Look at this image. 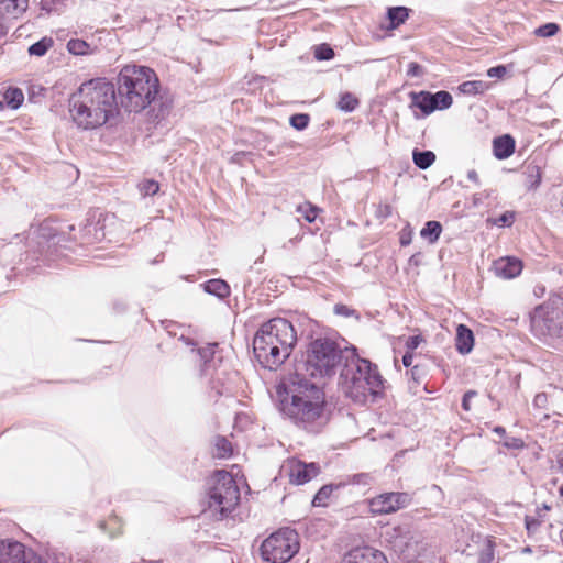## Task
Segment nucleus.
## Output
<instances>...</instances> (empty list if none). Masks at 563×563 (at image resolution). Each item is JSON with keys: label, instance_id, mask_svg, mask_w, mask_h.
<instances>
[{"label": "nucleus", "instance_id": "obj_1", "mask_svg": "<svg viewBox=\"0 0 563 563\" xmlns=\"http://www.w3.org/2000/svg\"><path fill=\"white\" fill-rule=\"evenodd\" d=\"M296 343L297 332L292 323L284 318H273L256 331L253 351L263 367L276 369L290 356Z\"/></svg>", "mask_w": 563, "mask_h": 563}, {"label": "nucleus", "instance_id": "obj_2", "mask_svg": "<svg viewBox=\"0 0 563 563\" xmlns=\"http://www.w3.org/2000/svg\"><path fill=\"white\" fill-rule=\"evenodd\" d=\"M324 407L323 389L302 375H294L282 401L283 412L296 424L307 427L322 417Z\"/></svg>", "mask_w": 563, "mask_h": 563}, {"label": "nucleus", "instance_id": "obj_3", "mask_svg": "<svg viewBox=\"0 0 563 563\" xmlns=\"http://www.w3.org/2000/svg\"><path fill=\"white\" fill-rule=\"evenodd\" d=\"M120 106H151L159 95V80L155 71L141 65H125L118 78Z\"/></svg>", "mask_w": 563, "mask_h": 563}, {"label": "nucleus", "instance_id": "obj_4", "mask_svg": "<svg viewBox=\"0 0 563 563\" xmlns=\"http://www.w3.org/2000/svg\"><path fill=\"white\" fill-rule=\"evenodd\" d=\"M342 388L353 401L365 404L369 398L380 396L384 379L377 365L365 358H357L343 374Z\"/></svg>", "mask_w": 563, "mask_h": 563}, {"label": "nucleus", "instance_id": "obj_5", "mask_svg": "<svg viewBox=\"0 0 563 563\" xmlns=\"http://www.w3.org/2000/svg\"><path fill=\"white\" fill-rule=\"evenodd\" d=\"M341 360L342 354L336 342L319 338L309 344L306 360L295 375H302L305 378L308 376L311 378L330 377L335 374Z\"/></svg>", "mask_w": 563, "mask_h": 563}, {"label": "nucleus", "instance_id": "obj_6", "mask_svg": "<svg viewBox=\"0 0 563 563\" xmlns=\"http://www.w3.org/2000/svg\"><path fill=\"white\" fill-rule=\"evenodd\" d=\"M207 484L208 506L211 510L227 515L235 509L240 501V489L230 472L214 471Z\"/></svg>", "mask_w": 563, "mask_h": 563}, {"label": "nucleus", "instance_id": "obj_7", "mask_svg": "<svg viewBox=\"0 0 563 563\" xmlns=\"http://www.w3.org/2000/svg\"><path fill=\"white\" fill-rule=\"evenodd\" d=\"M298 533L290 528H282L269 534L261 544V556L269 563H286L299 551Z\"/></svg>", "mask_w": 563, "mask_h": 563}, {"label": "nucleus", "instance_id": "obj_8", "mask_svg": "<svg viewBox=\"0 0 563 563\" xmlns=\"http://www.w3.org/2000/svg\"><path fill=\"white\" fill-rule=\"evenodd\" d=\"M70 106H120L118 88L104 78H95L80 85L70 96Z\"/></svg>", "mask_w": 563, "mask_h": 563}, {"label": "nucleus", "instance_id": "obj_9", "mask_svg": "<svg viewBox=\"0 0 563 563\" xmlns=\"http://www.w3.org/2000/svg\"><path fill=\"white\" fill-rule=\"evenodd\" d=\"M532 329L541 335L563 336V298L552 297L534 309Z\"/></svg>", "mask_w": 563, "mask_h": 563}, {"label": "nucleus", "instance_id": "obj_10", "mask_svg": "<svg viewBox=\"0 0 563 563\" xmlns=\"http://www.w3.org/2000/svg\"><path fill=\"white\" fill-rule=\"evenodd\" d=\"M411 497L405 492L383 493L368 499L369 512L373 516L389 515L407 507Z\"/></svg>", "mask_w": 563, "mask_h": 563}, {"label": "nucleus", "instance_id": "obj_11", "mask_svg": "<svg viewBox=\"0 0 563 563\" xmlns=\"http://www.w3.org/2000/svg\"><path fill=\"white\" fill-rule=\"evenodd\" d=\"M74 122L82 129H96L108 120L106 108H70Z\"/></svg>", "mask_w": 563, "mask_h": 563}, {"label": "nucleus", "instance_id": "obj_12", "mask_svg": "<svg viewBox=\"0 0 563 563\" xmlns=\"http://www.w3.org/2000/svg\"><path fill=\"white\" fill-rule=\"evenodd\" d=\"M284 468L289 477V482L295 485H301L311 481L320 472L318 464L305 463L297 459L288 460Z\"/></svg>", "mask_w": 563, "mask_h": 563}, {"label": "nucleus", "instance_id": "obj_13", "mask_svg": "<svg viewBox=\"0 0 563 563\" xmlns=\"http://www.w3.org/2000/svg\"><path fill=\"white\" fill-rule=\"evenodd\" d=\"M340 563H389L385 553L373 547H355L347 551Z\"/></svg>", "mask_w": 563, "mask_h": 563}, {"label": "nucleus", "instance_id": "obj_14", "mask_svg": "<svg viewBox=\"0 0 563 563\" xmlns=\"http://www.w3.org/2000/svg\"><path fill=\"white\" fill-rule=\"evenodd\" d=\"M25 545L19 541H0V563H24L27 559Z\"/></svg>", "mask_w": 563, "mask_h": 563}, {"label": "nucleus", "instance_id": "obj_15", "mask_svg": "<svg viewBox=\"0 0 563 563\" xmlns=\"http://www.w3.org/2000/svg\"><path fill=\"white\" fill-rule=\"evenodd\" d=\"M411 102L409 106H451L452 96L448 91L431 93L428 91L410 92Z\"/></svg>", "mask_w": 563, "mask_h": 563}, {"label": "nucleus", "instance_id": "obj_16", "mask_svg": "<svg viewBox=\"0 0 563 563\" xmlns=\"http://www.w3.org/2000/svg\"><path fill=\"white\" fill-rule=\"evenodd\" d=\"M522 268V262L514 256L500 257L496 260L493 265L495 275L504 279H511L519 276Z\"/></svg>", "mask_w": 563, "mask_h": 563}, {"label": "nucleus", "instance_id": "obj_17", "mask_svg": "<svg viewBox=\"0 0 563 563\" xmlns=\"http://www.w3.org/2000/svg\"><path fill=\"white\" fill-rule=\"evenodd\" d=\"M515 139L509 134H504L493 141V152L495 157L498 159H506L510 157L515 152Z\"/></svg>", "mask_w": 563, "mask_h": 563}, {"label": "nucleus", "instance_id": "obj_18", "mask_svg": "<svg viewBox=\"0 0 563 563\" xmlns=\"http://www.w3.org/2000/svg\"><path fill=\"white\" fill-rule=\"evenodd\" d=\"M474 346L473 331L465 324H459L455 335V347L461 354H468Z\"/></svg>", "mask_w": 563, "mask_h": 563}, {"label": "nucleus", "instance_id": "obj_19", "mask_svg": "<svg viewBox=\"0 0 563 563\" xmlns=\"http://www.w3.org/2000/svg\"><path fill=\"white\" fill-rule=\"evenodd\" d=\"M233 453L232 443L224 437L218 435L213 442V457L228 459Z\"/></svg>", "mask_w": 563, "mask_h": 563}, {"label": "nucleus", "instance_id": "obj_20", "mask_svg": "<svg viewBox=\"0 0 563 563\" xmlns=\"http://www.w3.org/2000/svg\"><path fill=\"white\" fill-rule=\"evenodd\" d=\"M27 0H0V11L18 18L26 10Z\"/></svg>", "mask_w": 563, "mask_h": 563}, {"label": "nucleus", "instance_id": "obj_21", "mask_svg": "<svg viewBox=\"0 0 563 563\" xmlns=\"http://www.w3.org/2000/svg\"><path fill=\"white\" fill-rule=\"evenodd\" d=\"M442 233V225L439 221H428L424 227L420 231V235L422 239L429 241V243L433 244L438 241Z\"/></svg>", "mask_w": 563, "mask_h": 563}, {"label": "nucleus", "instance_id": "obj_22", "mask_svg": "<svg viewBox=\"0 0 563 563\" xmlns=\"http://www.w3.org/2000/svg\"><path fill=\"white\" fill-rule=\"evenodd\" d=\"M408 556L421 558L424 555H434L432 548L424 541H410L406 544Z\"/></svg>", "mask_w": 563, "mask_h": 563}, {"label": "nucleus", "instance_id": "obj_23", "mask_svg": "<svg viewBox=\"0 0 563 563\" xmlns=\"http://www.w3.org/2000/svg\"><path fill=\"white\" fill-rule=\"evenodd\" d=\"M526 175V186L529 189H536L541 184L542 173L539 166L537 165H528L525 170Z\"/></svg>", "mask_w": 563, "mask_h": 563}, {"label": "nucleus", "instance_id": "obj_24", "mask_svg": "<svg viewBox=\"0 0 563 563\" xmlns=\"http://www.w3.org/2000/svg\"><path fill=\"white\" fill-rule=\"evenodd\" d=\"M205 289L207 292L224 298L230 292L229 285L221 279H211L206 283Z\"/></svg>", "mask_w": 563, "mask_h": 563}, {"label": "nucleus", "instance_id": "obj_25", "mask_svg": "<svg viewBox=\"0 0 563 563\" xmlns=\"http://www.w3.org/2000/svg\"><path fill=\"white\" fill-rule=\"evenodd\" d=\"M333 485H324L322 486L318 493L314 495L312 505L314 507H328L334 490Z\"/></svg>", "mask_w": 563, "mask_h": 563}, {"label": "nucleus", "instance_id": "obj_26", "mask_svg": "<svg viewBox=\"0 0 563 563\" xmlns=\"http://www.w3.org/2000/svg\"><path fill=\"white\" fill-rule=\"evenodd\" d=\"M488 88L487 82L482 80L465 81L457 87L460 93L476 95L482 93Z\"/></svg>", "mask_w": 563, "mask_h": 563}, {"label": "nucleus", "instance_id": "obj_27", "mask_svg": "<svg viewBox=\"0 0 563 563\" xmlns=\"http://www.w3.org/2000/svg\"><path fill=\"white\" fill-rule=\"evenodd\" d=\"M408 18V9L405 7H395L388 9V19L390 22V27L396 29L400 24H402Z\"/></svg>", "mask_w": 563, "mask_h": 563}, {"label": "nucleus", "instance_id": "obj_28", "mask_svg": "<svg viewBox=\"0 0 563 563\" xmlns=\"http://www.w3.org/2000/svg\"><path fill=\"white\" fill-rule=\"evenodd\" d=\"M3 99L7 102V106H22L24 101V93L22 89L16 87H8L2 92Z\"/></svg>", "mask_w": 563, "mask_h": 563}, {"label": "nucleus", "instance_id": "obj_29", "mask_svg": "<svg viewBox=\"0 0 563 563\" xmlns=\"http://www.w3.org/2000/svg\"><path fill=\"white\" fill-rule=\"evenodd\" d=\"M320 211L321 209L312 205L310 201H305L297 207V212L309 223L317 219Z\"/></svg>", "mask_w": 563, "mask_h": 563}, {"label": "nucleus", "instance_id": "obj_30", "mask_svg": "<svg viewBox=\"0 0 563 563\" xmlns=\"http://www.w3.org/2000/svg\"><path fill=\"white\" fill-rule=\"evenodd\" d=\"M67 49L73 55H87L92 53L90 44L79 38L70 40L67 43Z\"/></svg>", "mask_w": 563, "mask_h": 563}, {"label": "nucleus", "instance_id": "obj_31", "mask_svg": "<svg viewBox=\"0 0 563 563\" xmlns=\"http://www.w3.org/2000/svg\"><path fill=\"white\" fill-rule=\"evenodd\" d=\"M54 41L51 37H43L38 42L29 47L30 55L44 56L46 52L53 46Z\"/></svg>", "mask_w": 563, "mask_h": 563}, {"label": "nucleus", "instance_id": "obj_32", "mask_svg": "<svg viewBox=\"0 0 563 563\" xmlns=\"http://www.w3.org/2000/svg\"><path fill=\"white\" fill-rule=\"evenodd\" d=\"M434 161H435V155L433 152H430V151L413 152V162L421 169H426V168L430 167Z\"/></svg>", "mask_w": 563, "mask_h": 563}, {"label": "nucleus", "instance_id": "obj_33", "mask_svg": "<svg viewBox=\"0 0 563 563\" xmlns=\"http://www.w3.org/2000/svg\"><path fill=\"white\" fill-rule=\"evenodd\" d=\"M46 89L36 84H32L27 87V97L31 103H42L45 98Z\"/></svg>", "mask_w": 563, "mask_h": 563}, {"label": "nucleus", "instance_id": "obj_34", "mask_svg": "<svg viewBox=\"0 0 563 563\" xmlns=\"http://www.w3.org/2000/svg\"><path fill=\"white\" fill-rule=\"evenodd\" d=\"M140 190L144 196H154L159 190V184L154 179H145L140 184Z\"/></svg>", "mask_w": 563, "mask_h": 563}, {"label": "nucleus", "instance_id": "obj_35", "mask_svg": "<svg viewBox=\"0 0 563 563\" xmlns=\"http://www.w3.org/2000/svg\"><path fill=\"white\" fill-rule=\"evenodd\" d=\"M560 27L555 23H547L541 26H539L534 34L541 37H550L554 36L559 32Z\"/></svg>", "mask_w": 563, "mask_h": 563}, {"label": "nucleus", "instance_id": "obj_36", "mask_svg": "<svg viewBox=\"0 0 563 563\" xmlns=\"http://www.w3.org/2000/svg\"><path fill=\"white\" fill-rule=\"evenodd\" d=\"M290 124L296 130H303L308 126L310 117L306 113H297L290 117Z\"/></svg>", "mask_w": 563, "mask_h": 563}, {"label": "nucleus", "instance_id": "obj_37", "mask_svg": "<svg viewBox=\"0 0 563 563\" xmlns=\"http://www.w3.org/2000/svg\"><path fill=\"white\" fill-rule=\"evenodd\" d=\"M333 56L334 52L329 45L322 44L316 47L314 57L318 60H329L333 58Z\"/></svg>", "mask_w": 563, "mask_h": 563}, {"label": "nucleus", "instance_id": "obj_38", "mask_svg": "<svg viewBox=\"0 0 563 563\" xmlns=\"http://www.w3.org/2000/svg\"><path fill=\"white\" fill-rule=\"evenodd\" d=\"M516 218V213L514 211H506L498 218H496L493 222L497 227H509L514 223Z\"/></svg>", "mask_w": 563, "mask_h": 563}, {"label": "nucleus", "instance_id": "obj_39", "mask_svg": "<svg viewBox=\"0 0 563 563\" xmlns=\"http://www.w3.org/2000/svg\"><path fill=\"white\" fill-rule=\"evenodd\" d=\"M217 347H218V344H216V343L208 344L207 346H205L198 351L201 358L205 361V363H208L210 360H212Z\"/></svg>", "mask_w": 563, "mask_h": 563}, {"label": "nucleus", "instance_id": "obj_40", "mask_svg": "<svg viewBox=\"0 0 563 563\" xmlns=\"http://www.w3.org/2000/svg\"><path fill=\"white\" fill-rule=\"evenodd\" d=\"M424 341L422 335H413L408 338L406 341L407 352L413 353V351Z\"/></svg>", "mask_w": 563, "mask_h": 563}, {"label": "nucleus", "instance_id": "obj_41", "mask_svg": "<svg viewBox=\"0 0 563 563\" xmlns=\"http://www.w3.org/2000/svg\"><path fill=\"white\" fill-rule=\"evenodd\" d=\"M508 69L504 65L492 67L487 70V76L490 78H503L507 74Z\"/></svg>", "mask_w": 563, "mask_h": 563}, {"label": "nucleus", "instance_id": "obj_42", "mask_svg": "<svg viewBox=\"0 0 563 563\" xmlns=\"http://www.w3.org/2000/svg\"><path fill=\"white\" fill-rule=\"evenodd\" d=\"M358 103V100L352 95V93H344L342 95L340 101L338 102V106H356Z\"/></svg>", "mask_w": 563, "mask_h": 563}, {"label": "nucleus", "instance_id": "obj_43", "mask_svg": "<svg viewBox=\"0 0 563 563\" xmlns=\"http://www.w3.org/2000/svg\"><path fill=\"white\" fill-rule=\"evenodd\" d=\"M476 396H477V393L475 390H468L464 394L463 399H462V408L465 411H470L472 409L471 399H473Z\"/></svg>", "mask_w": 563, "mask_h": 563}, {"label": "nucleus", "instance_id": "obj_44", "mask_svg": "<svg viewBox=\"0 0 563 563\" xmlns=\"http://www.w3.org/2000/svg\"><path fill=\"white\" fill-rule=\"evenodd\" d=\"M423 74L422 67L415 62L408 65L407 75L410 77H420Z\"/></svg>", "mask_w": 563, "mask_h": 563}, {"label": "nucleus", "instance_id": "obj_45", "mask_svg": "<svg viewBox=\"0 0 563 563\" xmlns=\"http://www.w3.org/2000/svg\"><path fill=\"white\" fill-rule=\"evenodd\" d=\"M334 312L339 316H342V317H351L354 314V310L351 309L350 307L345 306V305H335L334 306Z\"/></svg>", "mask_w": 563, "mask_h": 563}, {"label": "nucleus", "instance_id": "obj_46", "mask_svg": "<svg viewBox=\"0 0 563 563\" xmlns=\"http://www.w3.org/2000/svg\"><path fill=\"white\" fill-rule=\"evenodd\" d=\"M548 405V396L544 393L537 394L533 399V406L538 408H545Z\"/></svg>", "mask_w": 563, "mask_h": 563}, {"label": "nucleus", "instance_id": "obj_47", "mask_svg": "<svg viewBox=\"0 0 563 563\" xmlns=\"http://www.w3.org/2000/svg\"><path fill=\"white\" fill-rule=\"evenodd\" d=\"M410 374H411V377L416 380V382H420L421 377L424 375V371L422 367H420L419 365H415L412 366V368L410 369Z\"/></svg>", "mask_w": 563, "mask_h": 563}, {"label": "nucleus", "instance_id": "obj_48", "mask_svg": "<svg viewBox=\"0 0 563 563\" xmlns=\"http://www.w3.org/2000/svg\"><path fill=\"white\" fill-rule=\"evenodd\" d=\"M412 360H413V353L411 352H406L405 355L402 356V364L405 367H410L412 365Z\"/></svg>", "mask_w": 563, "mask_h": 563}, {"label": "nucleus", "instance_id": "obj_49", "mask_svg": "<svg viewBox=\"0 0 563 563\" xmlns=\"http://www.w3.org/2000/svg\"><path fill=\"white\" fill-rule=\"evenodd\" d=\"M24 563H46L42 558L37 556L34 553H29L27 559L24 561Z\"/></svg>", "mask_w": 563, "mask_h": 563}, {"label": "nucleus", "instance_id": "obj_50", "mask_svg": "<svg viewBox=\"0 0 563 563\" xmlns=\"http://www.w3.org/2000/svg\"><path fill=\"white\" fill-rule=\"evenodd\" d=\"M420 109L422 110L423 115H429L430 113H432L438 108H420Z\"/></svg>", "mask_w": 563, "mask_h": 563}, {"label": "nucleus", "instance_id": "obj_51", "mask_svg": "<svg viewBox=\"0 0 563 563\" xmlns=\"http://www.w3.org/2000/svg\"><path fill=\"white\" fill-rule=\"evenodd\" d=\"M558 463H559V467L561 468V471H563V451L559 455Z\"/></svg>", "mask_w": 563, "mask_h": 563}, {"label": "nucleus", "instance_id": "obj_52", "mask_svg": "<svg viewBox=\"0 0 563 563\" xmlns=\"http://www.w3.org/2000/svg\"><path fill=\"white\" fill-rule=\"evenodd\" d=\"M494 431H495L496 433H498V434H504V433H505V429H504L503 427H496V428L494 429Z\"/></svg>", "mask_w": 563, "mask_h": 563}, {"label": "nucleus", "instance_id": "obj_53", "mask_svg": "<svg viewBox=\"0 0 563 563\" xmlns=\"http://www.w3.org/2000/svg\"><path fill=\"white\" fill-rule=\"evenodd\" d=\"M409 242H410V240H407V238H401L400 239V244L401 245H407V244H409Z\"/></svg>", "mask_w": 563, "mask_h": 563}, {"label": "nucleus", "instance_id": "obj_54", "mask_svg": "<svg viewBox=\"0 0 563 563\" xmlns=\"http://www.w3.org/2000/svg\"><path fill=\"white\" fill-rule=\"evenodd\" d=\"M109 522L120 523V520L118 519V517H113L109 519Z\"/></svg>", "mask_w": 563, "mask_h": 563}, {"label": "nucleus", "instance_id": "obj_55", "mask_svg": "<svg viewBox=\"0 0 563 563\" xmlns=\"http://www.w3.org/2000/svg\"><path fill=\"white\" fill-rule=\"evenodd\" d=\"M559 495L563 498V485L559 488Z\"/></svg>", "mask_w": 563, "mask_h": 563}, {"label": "nucleus", "instance_id": "obj_56", "mask_svg": "<svg viewBox=\"0 0 563 563\" xmlns=\"http://www.w3.org/2000/svg\"><path fill=\"white\" fill-rule=\"evenodd\" d=\"M522 445H523V443H522V441H520V440H519V443H518V444H515V446H516V448H520V446H522Z\"/></svg>", "mask_w": 563, "mask_h": 563}, {"label": "nucleus", "instance_id": "obj_57", "mask_svg": "<svg viewBox=\"0 0 563 563\" xmlns=\"http://www.w3.org/2000/svg\"><path fill=\"white\" fill-rule=\"evenodd\" d=\"M343 109H344V110H346V111H351V110H353L354 108L349 107V108H343Z\"/></svg>", "mask_w": 563, "mask_h": 563}, {"label": "nucleus", "instance_id": "obj_58", "mask_svg": "<svg viewBox=\"0 0 563 563\" xmlns=\"http://www.w3.org/2000/svg\"><path fill=\"white\" fill-rule=\"evenodd\" d=\"M470 178H475V175L468 174Z\"/></svg>", "mask_w": 563, "mask_h": 563}, {"label": "nucleus", "instance_id": "obj_59", "mask_svg": "<svg viewBox=\"0 0 563 563\" xmlns=\"http://www.w3.org/2000/svg\"><path fill=\"white\" fill-rule=\"evenodd\" d=\"M470 178H475V175L468 174Z\"/></svg>", "mask_w": 563, "mask_h": 563}, {"label": "nucleus", "instance_id": "obj_60", "mask_svg": "<svg viewBox=\"0 0 563 563\" xmlns=\"http://www.w3.org/2000/svg\"><path fill=\"white\" fill-rule=\"evenodd\" d=\"M0 106H3L2 102H0Z\"/></svg>", "mask_w": 563, "mask_h": 563}, {"label": "nucleus", "instance_id": "obj_61", "mask_svg": "<svg viewBox=\"0 0 563 563\" xmlns=\"http://www.w3.org/2000/svg\"><path fill=\"white\" fill-rule=\"evenodd\" d=\"M562 206H563V198H562Z\"/></svg>", "mask_w": 563, "mask_h": 563}]
</instances>
